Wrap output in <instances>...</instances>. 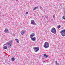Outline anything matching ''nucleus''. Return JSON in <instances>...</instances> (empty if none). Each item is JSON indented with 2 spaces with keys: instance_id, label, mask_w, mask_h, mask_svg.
<instances>
[{
  "instance_id": "1",
  "label": "nucleus",
  "mask_w": 65,
  "mask_h": 65,
  "mask_svg": "<svg viewBox=\"0 0 65 65\" xmlns=\"http://www.w3.org/2000/svg\"><path fill=\"white\" fill-rule=\"evenodd\" d=\"M49 46V43L48 42H46L45 43L44 47L45 48H47Z\"/></svg>"
},
{
  "instance_id": "2",
  "label": "nucleus",
  "mask_w": 65,
  "mask_h": 65,
  "mask_svg": "<svg viewBox=\"0 0 65 65\" xmlns=\"http://www.w3.org/2000/svg\"><path fill=\"white\" fill-rule=\"evenodd\" d=\"M60 33L64 37L65 36V29H64L60 31Z\"/></svg>"
},
{
  "instance_id": "3",
  "label": "nucleus",
  "mask_w": 65,
  "mask_h": 65,
  "mask_svg": "<svg viewBox=\"0 0 65 65\" xmlns=\"http://www.w3.org/2000/svg\"><path fill=\"white\" fill-rule=\"evenodd\" d=\"M51 32L53 33H54V34H56V29L54 28H53L51 29Z\"/></svg>"
},
{
  "instance_id": "4",
  "label": "nucleus",
  "mask_w": 65,
  "mask_h": 65,
  "mask_svg": "<svg viewBox=\"0 0 65 65\" xmlns=\"http://www.w3.org/2000/svg\"><path fill=\"white\" fill-rule=\"evenodd\" d=\"M35 52H37L39 51V48L38 47H36L34 48Z\"/></svg>"
},
{
  "instance_id": "5",
  "label": "nucleus",
  "mask_w": 65,
  "mask_h": 65,
  "mask_svg": "<svg viewBox=\"0 0 65 65\" xmlns=\"http://www.w3.org/2000/svg\"><path fill=\"white\" fill-rule=\"evenodd\" d=\"M31 24H32V25H36V23L35 22V21L34 20H31Z\"/></svg>"
},
{
  "instance_id": "6",
  "label": "nucleus",
  "mask_w": 65,
  "mask_h": 65,
  "mask_svg": "<svg viewBox=\"0 0 65 65\" xmlns=\"http://www.w3.org/2000/svg\"><path fill=\"white\" fill-rule=\"evenodd\" d=\"M34 36H35V34H34V33H33L31 34L30 35V37L31 38H33V37H34Z\"/></svg>"
},
{
  "instance_id": "7",
  "label": "nucleus",
  "mask_w": 65,
  "mask_h": 65,
  "mask_svg": "<svg viewBox=\"0 0 65 65\" xmlns=\"http://www.w3.org/2000/svg\"><path fill=\"white\" fill-rule=\"evenodd\" d=\"M31 39L32 41H34L36 40V38H35V37H34L33 38H31Z\"/></svg>"
},
{
  "instance_id": "8",
  "label": "nucleus",
  "mask_w": 65,
  "mask_h": 65,
  "mask_svg": "<svg viewBox=\"0 0 65 65\" xmlns=\"http://www.w3.org/2000/svg\"><path fill=\"white\" fill-rule=\"evenodd\" d=\"M25 33V31L24 30H22L21 32V34L22 35H24Z\"/></svg>"
},
{
  "instance_id": "9",
  "label": "nucleus",
  "mask_w": 65,
  "mask_h": 65,
  "mask_svg": "<svg viewBox=\"0 0 65 65\" xmlns=\"http://www.w3.org/2000/svg\"><path fill=\"white\" fill-rule=\"evenodd\" d=\"M7 31H8V29H5L4 30V32H5V33H6V32H7Z\"/></svg>"
},
{
  "instance_id": "10",
  "label": "nucleus",
  "mask_w": 65,
  "mask_h": 65,
  "mask_svg": "<svg viewBox=\"0 0 65 65\" xmlns=\"http://www.w3.org/2000/svg\"><path fill=\"white\" fill-rule=\"evenodd\" d=\"M15 40L18 43H19V40L18 39H15Z\"/></svg>"
},
{
  "instance_id": "11",
  "label": "nucleus",
  "mask_w": 65,
  "mask_h": 65,
  "mask_svg": "<svg viewBox=\"0 0 65 65\" xmlns=\"http://www.w3.org/2000/svg\"><path fill=\"white\" fill-rule=\"evenodd\" d=\"M44 56H45V58H47V57H48V56L46 55V54H44Z\"/></svg>"
},
{
  "instance_id": "12",
  "label": "nucleus",
  "mask_w": 65,
  "mask_h": 65,
  "mask_svg": "<svg viewBox=\"0 0 65 65\" xmlns=\"http://www.w3.org/2000/svg\"><path fill=\"white\" fill-rule=\"evenodd\" d=\"M15 60V59H14V57H12L11 58V60L13 61H14Z\"/></svg>"
},
{
  "instance_id": "13",
  "label": "nucleus",
  "mask_w": 65,
  "mask_h": 65,
  "mask_svg": "<svg viewBox=\"0 0 65 65\" xmlns=\"http://www.w3.org/2000/svg\"><path fill=\"white\" fill-rule=\"evenodd\" d=\"M36 8H38V7H35L33 9V10H35V9H36Z\"/></svg>"
},
{
  "instance_id": "14",
  "label": "nucleus",
  "mask_w": 65,
  "mask_h": 65,
  "mask_svg": "<svg viewBox=\"0 0 65 65\" xmlns=\"http://www.w3.org/2000/svg\"><path fill=\"white\" fill-rule=\"evenodd\" d=\"M4 48L5 49H7V47L6 46H4Z\"/></svg>"
},
{
  "instance_id": "15",
  "label": "nucleus",
  "mask_w": 65,
  "mask_h": 65,
  "mask_svg": "<svg viewBox=\"0 0 65 65\" xmlns=\"http://www.w3.org/2000/svg\"><path fill=\"white\" fill-rule=\"evenodd\" d=\"M60 27L61 26H60L59 25V26L57 27V28H58V29H59V28H60Z\"/></svg>"
},
{
  "instance_id": "16",
  "label": "nucleus",
  "mask_w": 65,
  "mask_h": 65,
  "mask_svg": "<svg viewBox=\"0 0 65 65\" xmlns=\"http://www.w3.org/2000/svg\"><path fill=\"white\" fill-rule=\"evenodd\" d=\"M62 19H65V16H63Z\"/></svg>"
},
{
  "instance_id": "17",
  "label": "nucleus",
  "mask_w": 65,
  "mask_h": 65,
  "mask_svg": "<svg viewBox=\"0 0 65 65\" xmlns=\"http://www.w3.org/2000/svg\"><path fill=\"white\" fill-rule=\"evenodd\" d=\"M53 18H55V15L54 14V15H53Z\"/></svg>"
},
{
  "instance_id": "18",
  "label": "nucleus",
  "mask_w": 65,
  "mask_h": 65,
  "mask_svg": "<svg viewBox=\"0 0 65 65\" xmlns=\"http://www.w3.org/2000/svg\"><path fill=\"white\" fill-rule=\"evenodd\" d=\"M28 12H27L26 13V14H28Z\"/></svg>"
},
{
  "instance_id": "19",
  "label": "nucleus",
  "mask_w": 65,
  "mask_h": 65,
  "mask_svg": "<svg viewBox=\"0 0 65 65\" xmlns=\"http://www.w3.org/2000/svg\"><path fill=\"white\" fill-rule=\"evenodd\" d=\"M64 14L65 15V11L64 12Z\"/></svg>"
},
{
  "instance_id": "20",
  "label": "nucleus",
  "mask_w": 65,
  "mask_h": 65,
  "mask_svg": "<svg viewBox=\"0 0 65 65\" xmlns=\"http://www.w3.org/2000/svg\"><path fill=\"white\" fill-rule=\"evenodd\" d=\"M56 65H59V63H56Z\"/></svg>"
},
{
  "instance_id": "21",
  "label": "nucleus",
  "mask_w": 65,
  "mask_h": 65,
  "mask_svg": "<svg viewBox=\"0 0 65 65\" xmlns=\"http://www.w3.org/2000/svg\"><path fill=\"white\" fill-rule=\"evenodd\" d=\"M56 63L57 64V63H58L57 62V61H56Z\"/></svg>"
},
{
  "instance_id": "22",
  "label": "nucleus",
  "mask_w": 65,
  "mask_h": 65,
  "mask_svg": "<svg viewBox=\"0 0 65 65\" xmlns=\"http://www.w3.org/2000/svg\"><path fill=\"white\" fill-rule=\"evenodd\" d=\"M40 7L41 8V9H42V8L41 7Z\"/></svg>"
},
{
  "instance_id": "23",
  "label": "nucleus",
  "mask_w": 65,
  "mask_h": 65,
  "mask_svg": "<svg viewBox=\"0 0 65 65\" xmlns=\"http://www.w3.org/2000/svg\"><path fill=\"white\" fill-rule=\"evenodd\" d=\"M10 44L9 43H8V45H9V44Z\"/></svg>"
},
{
  "instance_id": "24",
  "label": "nucleus",
  "mask_w": 65,
  "mask_h": 65,
  "mask_svg": "<svg viewBox=\"0 0 65 65\" xmlns=\"http://www.w3.org/2000/svg\"><path fill=\"white\" fill-rule=\"evenodd\" d=\"M4 45H6V44H4Z\"/></svg>"
},
{
  "instance_id": "25",
  "label": "nucleus",
  "mask_w": 65,
  "mask_h": 65,
  "mask_svg": "<svg viewBox=\"0 0 65 65\" xmlns=\"http://www.w3.org/2000/svg\"><path fill=\"white\" fill-rule=\"evenodd\" d=\"M16 1H18V0H16Z\"/></svg>"
},
{
  "instance_id": "26",
  "label": "nucleus",
  "mask_w": 65,
  "mask_h": 65,
  "mask_svg": "<svg viewBox=\"0 0 65 65\" xmlns=\"http://www.w3.org/2000/svg\"><path fill=\"white\" fill-rule=\"evenodd\" d=\"M10 46H11V45H10Z\"/></svg>"
},
{
  "instance_id": "27",
  "label": "nucleus",
  "mask_w": 65,
  "mask_h": 65,
  "mask_svg": "<svg viewBox=\"0 0 65 65\" xmlns=\"http://www.w3.org/2000/svg\"><path fill=\"white\" fill-rule=\"evenodd\" d=\"M42 18H43V16H42Z\"/></svg>"
}]
</instances>
